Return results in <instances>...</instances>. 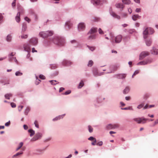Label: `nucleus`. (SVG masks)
<instances>
[{
	"mask_svg": "<svg viewBox=\"0 0 158 158\" xmlns=\"http://www.w3.org/2000/svg\"><path fill=\"white\" fill-rule=\"evenodd\" d=\"M23 143L22 142L19 143L18 147L16 148V151L19 150L23 146Z\"/></svg>",
	"mask_w": 158,
	"mask_h": 158,
	"instance_id": "41",
	"label": "nucleus"
},
{
	"mask_svg": "<svg viewBox=\"0 0 158 158\" xmlns=\"http://www.w3.org/2000/svg\"><path fill=\"white\" fill-rule=\"evenodd\" d=\"M28 132L30 133V135L31 137L33 136L35 134V131L32 129H29L28 131Z\"/></svg>",
	"mask_w": 158,
	"mask_h": 158,
	"instance_id": "33",
	"label": "nucleus"
},
{
	"mask_svg": "<svg viewBox=\"0 0 158 158\" xmlns=\"http://www.w3.org/2000/svg\"><path fill=\"white\" fill-rule=\"evenodd\" d=\"M99 33L101 34H102L104 33L103 31L101 30L100 28H99L98 29Z\"/></svg>",
	"mask_w": 158,
	"mask_h": 158,
	"instance_id": "62",
	"label": "nucleus"
},
{
	"mask_svg": "<svg viewBox=\"0 0 158 158\" xmlns=\"http://www.w3.org/2000/svg\"><path fill=\"white\" fill-rule=\"evenodd\" d=\"M154 31L153 29L152 28H146L143 32V37L144 39L147 38L148 34H152L154 33Z\"/></svg>",
	"mask_w": 158,
	"mask_h": 158,
	"instance_id": "4",
	"label": "nucleus"
},
{
	"mask_svg": "<svg viewBox=\"0 0 158 158\" xmlns=\"http://www.w3.org/2000/svg\"><path fill=\"white\" fill-rule=\"evenodd\" d=\"M148 120V119L145 118L143 117L135 118L133 119L134 121L137 122L138 124H144L146 123V121Z\"/></svg>",
	"mask_w": 158,
	"mask_h": 158,
	"instance_id": "5",
	"label": "nucleus"
},
{
	"mask_svg": "<svg viewBox=\"0 0 158 158\" xmlns=\"http://www.w3.org/2000/svg\"><path fill=\"white\" fill-rule=\"evenodd\" d=\"M151 53L153 55H158V49L154 47H153L152 49L151 50Z\"/></svg>",
	"mask_w": 158,
	"mask_h": 158,
	"instance_id": "21",
	"label": "nucleus"
},
{
	"mask_svg": "<svg viewBox=\"0 0 158 158\" xmlns=\"http://www.w3.org/2000/svg\"><path fill=\"white\" fill-rule=\"evenodd\" d=\"M18 9L19 10V12L17 13L15 19L16 22L19 23L20 20V13H24V10L20 6L18 7Z\"/></svg>",
	"mask_w": 158,
	"mask_h": 158,
	"instance_id": "6",
	"label": "nucleus"
},
{
	"mask_svg": "<svg viewBox=\"0 0 158 158\" xmlns=\"http://www.w3.org/2000/svg\"><path fill=\"white\" fill-rule=\"evenodd\" d=\"M71 43L72 44L73 46L76 48L81 47V45L76 40H73L70 41Z\"/></svg>",
	"mask_w": 158,
	"mask_h": 158,
	"instance_id": "13",
	"label": "nucleus"
},
{
	"mask_svg": "<svg viewBox=\"0 0 158 158\" xmlns=\"http://www.w3.org/2000/svg\"><path fill=\"white\" fill-rule=\"evenodd\" d=\"M144 104L142 103L138 105L137 106V108L138 109H140L143 107L144 106Z\"/></svg>",
	"mask_w": 158,
	"mask_h": 158,
	"instance_id": "53",
	"label": "nucleus"
},
{
	"mask_svg": "<svg viewBox=\"0 0 158 158\" xmlns=\"http://www.w3.org/2000/svg\"><path fill=\"white\" fill-rule=\"evenodd\" d=\"M87 47L89 49V50L92 52L94 51L95 49L96 48L94 46H90L89 45H87Z\"/></svg>",
	"mask_w": 158,
	"mask_h": 158,
	"instance_id": "38",
	"label": "nucleus"
},
{
	"mask_svg": "<svg viewBox=\"0 0 158 158\" xmlns=\"http://www.w3.org/2000/svg\"><path fill=\"white\" fill-rule=\"evenodd\" d=\"M42 136V134L40 132H37L35 135L34 137L32 139L33 141H36L41 138Z\"/></svg>",
	"mask_w": 158,
	"mask_h": 158,
	"instance_id": "12",
	"label": "nucleus"
},
{
	"mask_svg": "<svg viewBox=\"0 0 158 158\" xmlns=\"http://www.w3.org/2000/svg\"><path fill=\"white\" fill-rule=\"evenodd\" d=\"M27 28V24L25 23H23L22 24L21 33H24L26 30Z\"/></svg>",
	"mask_w": 158,
	"mask_h": 158,
	"instance_id": "24",
	"label": "nucleus"
},
{
	"mask_svg": "<svg viewBox=\"0 0 158 158\" xmlns=\"http://www.w3.org/2000/svg\"><path fill=\"white\" fill-rule=\"evenodd\" d=\"M15 53L11 52L8 55L9 61H12L13 60V59L15 57H14V56L15 55Z\"/></svg>",
	"mask_w": 158,
	"mask_h": 158,
	"instance_id": "22",
	"label": "nucleus"
},
{
	"mask_svg": "<svg viewBox=\"0 0 158 158\" xmlns=\"http://www.w3.org/2000/svg\"><path fill=\"white\" fill-rule=\"evenodd\" d=\"M10 105L11 107L13 108H15L16 106V104L14 103H11Z\"/></svg>",
	"mask_w": 158,
	"mask_h": 158,
	"instance_id": "64",
	"label": "nucleus"
},
{
	"mask_svg": "<svg viewBox=\"0 0 158 158\" xmlns=\"http://www.w3.org/2000/svg\"><path fill=\"white\" fill-rule=\"evenodd\" d=\"M30 55L29 53V52H28L27 54V58L29 59V60L30 61L32 60V58H30Z\"/></svg>",
	"mask_w": 158,
	"mask_h": 158,
	"instance_id": "56",
	"label": "nucleus"
},
{
	"mask_svg": "<svg viewBox=\"0 0 158 158\" xmlns=\"http://www.w3.org/2000/svg\"><path fill=\"white\" fill-rule=\"evenodd\" d=\"M88 139L91 141H94V143H96L97 141L95 138L93 136H90L88 138Z\"/></svg>",
	"mask_w": 158,
	"mask_h": 158,
	"instance_id": "46",
	"label": "nucleus"
},
{
	"mask_svg": "<svg viewBox=\"0 0 158 158\" xmlns=\"http://www.w3.org/2000/svg\"><path fill=\"white\" fill-rule=\"evenodd\" d=\"M115 6L116 7L118 8L123 9L124 7V6L123 4L119 3H116Z\"/></svg>",
	"mask_w": 158,
	"mask_h": 158,
	"instance_id": "30",
	"label": "nucleus"
},
{
	"mask_svg": "<svg viewBox=\"0 0 158 158\" xmlns=\"http://www.w3.org/2000/svg\"><path fill=\"white\" fill-rule=\"evenodd\" d=\"M97 28L93 27L91 28L89 32L88 33V34H91L96 32L97 31Z\"/></svg>",
	"mask_w": 158,
	"mask_h": 158,
	"instance_id": "27",
	"label": "nucleus"
},
{
	"mask_svg": "<svg viewBox=\"0 0 158 158\" xmlns=\"http://www.w3.org/2000/svg\"><path fill=\"white\" fill-rule=\"evenodd\" d=\"M77 27L78 31H81L84 30L85 28V25L84 23L81 22L78 24Z\"/></svg>",
	"mask_w": 158,
	"mask_h": 158,
	"instance_id": "10",
	"label": "nucleus"
},
{
	"mask_svg": "<svg viewBox=\"0 0 158 158\" xmlns=\"http://www.w3.org/2000/svg\"><path fill=\"white\" fill-rule=\"evenodd\" d=\"M109 35L110 37V40L112 42H115L116 43H119L122 40V37L121 35H118L115 37L114 40V34L112 33H110Z\"/></svg>",
	"mask_w": 158,
	"mask_h": 158,
	"instance_id": "2",
	"label": "nucleus"
},
{
	"mask_svg": "<svg viewBox=\"0 0 158 158\" xmlns=\"http://www.w3.org/2000/svg\"><path fill=\"white\" fill-rule=\"evenodd\" d=\"M24 19L25 20H26V21L28 23H29L30 22V21H31L30 19H29L27 17H25Z\"/></svg>",
	"mask_w": 158,
	"mask_h": 158,
	"instance_id": "60",
	"label": "nucleus"
},
{
	"mask_svg": "<svg viewBox=\"0 0 158 158\" xmlns=\"http://www.w3.org/2000/svg\"><path fill=\"white\" fill-rule=\"evenodd\" d=\"M71 92V91L70 90H68L66 91L63 94L67 95L70 94Z\"/></svg>",
	"mask_w": 158,
	"mask_h": 158,
	"instance_id": "55",
	"label": "nucleus"
},
{
	"mask_svg": "<svg viewBox=\"0 0 158 158\" xmlns=\"http://www.w3.org/2000/svg\"><path fill=\"white\" fill-rule=\"evenodd\" d=\"M126 75L125 74H118L114 75V77L118 79H122L125 78Z\"/></svg>",
	"mask_w": 158,
	"mask_h": 158,
	"instance_id": "18",
	"label": "nucleus"
},
{
	"mask_svg": "<svg viewBox=\"0 0 158 158\" xmlns=\"http://www.w3.org/2000/svg\"><path fill=\"white\" fill-rule=\"evenodd\" d=\"M153 61V60L151 58H148L143 61L139 62L137 64L138 65H145L151 63Z\"/></svg>",
	"mask_w": 158,
	"mask_h": 158,
	"instance_id": "7",
	"label": "nucleus"
},
{
	"mask_svg": "<svg viewBox=\"0 0 158 158\" xmlns=\"http://www.w3.org/2000/svg\"><path fill=\"white\" fill-rule=\"evenodd\" d=\"M95 105L100 104L102 102V97L98 96L96 98L94 101Z\"/></svg>",
	"mask_w": 158,
	"mask_h": 158,
	"instance_id": "11",
	"label": "nucleus"
},
{
	"mask_svg": "<svg viewBox=\"0 0 158 158\" xmlns=\"http://www.w3.org/2000/svg\"><path fill=\"white\" fill-rule=\"evenodd\" d=\"M127 14L125 13H123L121 14V16L122 18H126L127 17Z\"/></svg>",
	"mask_w": 158,
	"mask_h": 158,
	"instance_id": "57",
	"label": "nucleus"
},
{
	"mask_svg": "<svg viewBox=\"0 0 158 158\" xmlns=\"http://www.w3.org/2000/svg\"><path fill=\"white\" fill-rule=\"evenodd\" d=\"M149 97V95L148 94H145L143 97V98L144 99H147Z\"/></svg>",
	"mask_w": 158,
	"mask_h": 158,
	"instance_id": "51",
	"label": "nucleus"
},
{
	"mask_svg": "<svg viewBox=\"0 0 158 158\" xmlns=\"http://www.w3.org/2000/svg\"><path fill=\"white\" fill-rule=\"evenodd\" d=\"M135 30L134 29H130L129 30L128 32L129 33L132 34L134 32H135Z\"/></svg>",
	"mask_w": 158,
	"mask_h": 158,
	"instance_id": "58",
	"label": "nucleus"
},
{
	"mask_svg": "<svg viewBox=\"0 0 158 158\" xmlns=\"http://www.w3.org/2000/svg\"><path fill=\"white\" fill-rule=\"evenodd\" d=\"M121 109L122 110H133V109L131 106H129L128 107H125V108H121Z\"/></svg>",
	"mask_w": 158,
	"mask_h": 158,
	"instance_id": "43",
	"label": "nucleus"
},
{
	"mask_svg": "<svg viewBox=\"0 0 158 158\" xmlns=\"http://www.w3.org/2000/svg\"><path fill=\"white\" fill-rule=\"evenodd\" d=\"M12 36L10 34H8L6 37V40L8 42H10L12 40Z\"/></svg>",
	"mask_w": 158,
	"mask_h": 158,
	"instance_id": "32",
	"label": "nucleus"
},
{
	"mask_svg": "<svg viewBox=\"0 0 158 158\" xmlns=\"http://www.w3.org/2000/svg\"><path fill=\"white\" fill-rule=\"evenodd\" d=\"M24 50L28 52H30L31 51L30 45L29 44L27 43L23 45Z\"/></svg>",
	"mask_w": 158,
	"mask_h": 158,
	"instance_id": "15",
	"label": "nucleus"
},
{
	"mask_svg": "<svg viewBox=\"0 0 158 158\" xmlns=\"http://www.w3.org/2000/svg\"><path fill=\"white\" fill-rule=\"evenodd\" d=\"M119 127V125L118 124H110L107 125L106 126L107 129H112L117 128Z\"/></svg>",
	"mask_w": 158,
	"mask_h": 158,
	"instance_id": "8",
	"label": "nucleus"
},
{
	"mask_svg": "<svg viewBox=\"0 0 158 158\" xmlns=\"http://www.w3.org/2000/svg\"><path fill=\"white\" fill-rule=\"evenodd\" d=\"M23 74V73L20 72L19 71H16L15 73V75L17 76H21Z\"/></svg>",
	"mask_w": 158,
	"mask_h": 158,
	"instance_id": "45",
	"label": "nucleus"
},
{
	"mask_svg": "<svg viewBox=\"0 0 158 158\" xmlns=\"http://www.w3.org/2000/svg\"><path fill=\"white\" fill-rule=\"evenodd\" d=\"M110 15L114 19H120L121 18V17L119 15H117L116 13L113 11L112 10H110Z\"/></svg>",
	"mask_w": 158,
	"mask_h": 158,
	"instance_id": "14",
	"label": "nucleus"
},
{
	"mask_svg": "<svg viewBox=\"0 0 158 158\" xmlns=\"http://www.w3.org/2000/svg\"><path fill=\"white\" fill-rule=\"evenodd\" d=\"M88 130L90 133H92L93 132V128L91 126L89 125L88 126Z\"/></svg>",
	"mask_w": 158,
	"mask_h": 158,
	"instance_id": "47",
	"label": "nucleus"
},
{
	"mask_svg": "<svg viewBox=\"0 0 158 158\" xmlns=\"http://www.w3.org/2000/svg\"><path fill=\"white\" fill-rule=\"evenodd\" d=\"M139 72V70H136L135 71L132 76V77H133L134 76H135L136 75L138 74Z\"/></svg>",
	"mask_w": 158,
	"mask_h": 158,
	"instance_id": "54",
	"label": "nucleus"
},
{
	"mask_svg": "<svg viewBox=\"0 0 158 158\" xmlns=\"http://www.w3.org/2000/svg\"><path fill=\"white\" fill-rule=\"evenodd\" d=\"M30 109L28 107L26 108V109L25 111H24V114L26 115H27L28 114V113Z\"/></svg>",
	"mask_w": 158,
	"mask_h": 158,
	"instance_id": "49",
	"label": "nucleus"
},
{
	"mask_svg": "<svg viewBox=\"0 0 158 158\" xmlns=\"http://www.w3.org/2000/svg\"><path fill=\"white\" fill-rule=\"evenodd\" d=\"M49 81L51 83V84L52 85H55L57 84V83H56V82H57V81L56 80H50Z\"/></svg>",
	"mask_w": 158,
	"mask_h": 158,
	"instance_id": "52",
	"label": "nucleus"
},
{
	"mask_svg": "<svg viewBox=\"0 0 158 158\" xmlns=\"http://www.w3.org/2000/svg\"><path fill=\"white\" fill-rule=\"evenodd\" d=\"M152 41L151 39L147 40L146 41V44L147 46H150L151 44Z\"/></svg>",
	"mask_w": 158,
	"mask_h": 158,
	"instance_id": "35",
	"label": "nucleus"
},
{
	"mask_svg": "<svg viewBox=\"0 0 158 158\" xmlns=\"http://www.w3.org/2000/svg\"><path fill=\"white\" fill-rule=\"evenodd\" d=\"M65 114H63L61 115H59L57 116L53 119L52 121H55L58 120H60L61 119L63 118L65 116Z\"/></svg>",
	"mask_w": 158,
	"mask_h": 158,
	"instance_id": "19",
	"label": "nucleus"
},
{
	"mask_svg": "<svg viewBox=\"0 0 158 158\" xmlns=\"http://www.w3.org/2000/svg\"><path fill=\"white\" fill-rule=\"evenodd\" d=\"M45 149V148H44L36 150V154L37 155H40L43 154L44 152Z\"/></svg>",
	"mask_w": 158,
	"mask_h": 158,
	"instance_id": "20",
	"label": "nucleus"
},
{
	"mask_svg": "<svg viewBox=\"0 0 158 158\" xmlns=\"http://www.w3.org/2000/svg\"><path fill=\"white\" fill-rule=\"evenodd\" d=\"M39 78L42 79H44L45 78V77L43 75L40 74L39 76Z\"/></svg>",
	"mask_w": 158,
	"mask_h": 158,
	"instance_id": "61",
	"label": "nucleus"
},
{
	"mask_svg": "<svg viewBox=\"0 0 158 158\" xmlns=\"http://www.w3.org/2000/svg\"><path fill=\"white\" fill-rule=\"evenodd\" d=\"M123 3L125 4H129L131 3V1L130 0H122Z\"/></svg>",
	"mask_w": 158,
	"mask_h": 158,
	"instance_id": "40",
	"label": "nucleus"
},
{
	"mask_svg": "<svg viewBox=\"0 0 158 158\" xmlns=\"http://www.w3.org/2000/svg\"><path fill=\"white\" fill-rule=\"evenodd\" d=\"M10 121H9L8 122H6V123H5V125L6 127H8L10 125Z\"/></svg>",
	"mask_w": 158,
	"mask_h": 158,
	"instance_id": "63",
	"label": "nucleus"
},
{
	"mask_svg": "<svg viewBox=\"0 0 158 158\" xmlns=\"http://www.w3.org/2000/svg\"><path fill=\"white\" fill-rule=\"evenodd\" d=\"M62 65L64 66H69L71 65L72 63L70 61L64 59L61 62Z\"/></svg>",
	"mask_w": 158,
	"mask_h": 158,
	"instance_id": "16",
	"label": "nucleus"
},
{
	"mask_svg": "<svg viewBox=\"0 0 158 158\" xmlns=\"http://www.w3.org/2000/svg\"><path fill=\"white\" fill-rule=\"evenodd\" d=\"M38 43V39L36 37L31 38L29 40V43L33 45H36Z\"/></svg>",
	"mask_w": 158,
	"mask_h": 158,
	"instance_id": "9",
	"label": "nucleus"
},
{
	"mask_svg": "<svg viewBox=\"0 0 158 158\" xmlns=\"http://www.w3.org/2000/svg\"><path fill=\"white\" fill-rule=\"evenodd\" d=\"M130 90V88L129 86H126L123 90V92L124 94H127Z\"/></svg>",
	"mask_w": 158,
	"mask_h": 158,
	"instance_id": "29",
	"label": "nucleus"
},
{
	"mask_svg": "<svg viewBox=\"0 0 158 158\" xmlns=\"http://www.w3.org/2000/svg\"><path fill=\"white\" fill-rule=\"evenodd\" d=\"M91 3L94 5H98L100 3V0H91Z\"/></svg>",
	"mask_w": 158,
	"mask_h": 158,
	"instance_id": "28",
	"label": "nucleus"
},
{
	"mask_svg": "<svg viewBox=\"0 0 158 158\" xmlns=\"http://www.w3.org/2000/svg\"><path fill=\"white\" fill-rule=\"evenodd\" d=\"M23 33H21L22 35L19 36V38L20 37L22 39H27L28 37V35L26 34H24Z\"/></svg>",
	"mask_w": 158,
	"mask_h": 158,
	"instance_id": "39",
	"label": "nucleus"
},
{
	"mask_svg": "<svg viewBox=\"0 0 158 158\" xmlns=\"http://www.w3.org/2000/svg\"><path fill=\"white\" fill-rule=\"evenodd\" d=\"M96 38V35H93V34L91 35H89L88 38V39L91 40H94Z\"/></svg>",
	"mask_w": 158,
	"mask_h": 158,
	"instance_id": "37",
	"label": "nucleus"
},
{
	"mask_svg": "<svg viewBox=\"0 0 158 158\" xmlns=\"http://www.w3.org/2000/svg\"><path fill=\"white\" fill-rule=\"evenodd\" d=\"M141 17V16L138 15H135L132 16V19L133 20L136 21L137 19H140Z\"/></svg>",
	"mask_w": 158,
	"mask_h": 158,
	"instance_id": "26",
	"label": "nucleus"
},
{
	"mask_svg": "<svg viewBox=\"0 0 158 158\" xmlns=\"http://www.w3.org/2000/svg\"><path fill=\"white\" fill-rule=\"evenodd\" d=\"M93 64V62L92 60H90L88 64V66L89 67H91Z\"/></svg>",
	"mask_w": 158,
	"mask_h": 158,
	"instance_id": "50",
	"label": "nucleus"
},
{
	"mask_svg": "<svg viewBox=\"0 0 158 158\" xmlns=\"http://www.w3.org/2000/svg\"><path fill=\"white\" fill-rule=\"evenodd\" d=\"M34 124L35 125V127L37 128H39V125L38 124V123L37 121L35 120L34 122Z\"/></svg>",
	"mask_w": 158,
	"mask_h": 158,
	"instance_id": "48",
	"label": "nucleus"
},
{
	"mask_svg": "<svg viewBox=\"0 0 158 158\" xmlns=\"http://www.w3.org/2000/svg\"><path fill=\"white\" fill-rule=\"evenodd\" d=\"M50 68L52 69H55L57 67V65L55 64H50Z\"/></svg>",
	"mask_w": 158,
	"mask_h": 158,
	"instance_id": "42",
	"label": "nucleus"
},
{
	"mask_svg": "<svg viewBox=\"0 0 158 158\" xmlns=\"http://www.w3.org/2000/svg\"><path fill=\"white\" fill-rule=\"evenodd\" d=\"M103 143L102 141H100L97 143V145L101 146L103 145Z\"/></svg>",
	"mask_w": 158,
	"mask_h": 158,
	"instance_id": "59",
	"label": "nucleus"
},
{
	"mask_svg": "<svg viewBox=\"0 0 158 158\" xmlns=\"http://www.w3.org/2000/svg\"><path fill=\"white\" fill-rule=\"evenodd\" d=\"M93 75L95 76H100L103 74V73H98L97 70L96 69H94L93 70Z\"/></svg>",
	"mask_w": 158,
	"mask_h": 158,
	"instance_id": "25",
	"label": "nucleus"
},
{
	"mask_svg": "<svg viewBox=\"0 0 158 158\" xmlns=\"http://www.w3.org/2000/svg\"><path fill=\"white\" fill-rule=\"evenodd\" d=\"M23 154V151H20L17 153L15 154L14 155L12 156V157L14 158L15 157H17L22 155Z\"/></svg>",
	"mask_w": 158,
	"mask_h": 158,
	"instance_id": "31",
	"label": "nucleus"
},
{
	"mask_svg": "<svg viewBox=\"0 0 158 158\" xmlns=\"http://www.w3.org/2000/svg\"><path fill=\"white\" fill-rule=\"evenodd\" d=\"M149 53L147 52H142L139 55V59L142 60L146 56H148Z\"/></svg>",
	"mask_w": 158,
	"mask_h": 158,
	"instance_id": "17",
	"label": "nucleus"
},
{
	"mask_svg": "<svg viewBox=\"0 0 158 158\" xmlns=\"http://www.w3.org/2000/svg\"><path fill=\"white\" fill-rule=\"evenodd\" d=\"M12 96V94L11 93L7 94L5 95V98L7 99H9Z\"/></svg>",
	"mask_w": 158,
	"mask_h": 158,
	"instance_id": "36",
	"label": "nucleus"
},
{
	"mask_svg": "<svg viewBox=\"0 0 158 158\" xmlns=\"http://www.w3.org/2000/svg\"><path fill=\"white\" fill-rule=\"evenodd\" d=\"M53 34V32L52 31H41L39 33V35L41 37L45 38L48 36H51Z\"/></svg>",
	"mask_w": 158,
	"mask_h": 158,
	"instance_id": "3",
	"label": "nucleus"
},
{
	"mask_svg": "<svg viewBox=\"0 0 158 158\" xmlns=\"http://www.w3.org/2000/svg\"><path fill=\"white\" fill-rule=\"evenodd\" d=\"M84 83L83 80H81L79 83L78 86V89H81V88L84 85Z\"/></svg>",
	"mask_w": 158,
	"mask_h": 158,
	"instance_id": "34",
	"label": "nucleus"
},
{
	"mask_svg": "<svg viewBox=\"0 0 158 158\" xmlns=\"http://www.w3.org/2000/svg\"><path fill=\"white\" fill-rule=\"evenodd\" d=\"M51 41L60 46H63L65 43V40L64 38L58 36L53 37Z\"/></svg>",
	"mask_w": 158,
	"mask_h": 158,
	"instance_id": "1",
	"label": "nucleus"
},
{
	"mask_svg": "<svg viewBox=\"0 0 158 158\" xmlns=\"http://www.w3.org/2000/svg\"><path fill=\"white\" fill-rule=\"evenodd\" d=\"M65 25L66 27H67L68 28H70L72 27L73 23L70 21L68 20L65 23Z\"/></svg>",
	"mask_w": 158,
	"mask_h": 158,
	"instance_id": "23",
	"label": "nucleus"
},
{
	"mask_svg": "<svg viewBox=\"0 0 158 158\" xmlns=\"http://www.w3.org/2000/svg\"><path fill=\"white\" fill-rule=\"evenodd\" d=\"M35 77L36 80L35 81V84L36 85H38L40 83L41 81L38 78V77L36 76H35Z\"/></svg>",
	"mask_w": 158,
	"mask_h": 158,
	"instance_id": "44",
	"label": "nucleus"
}]
</instances>
